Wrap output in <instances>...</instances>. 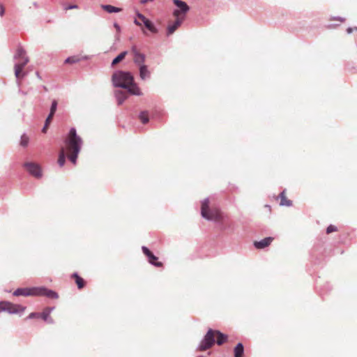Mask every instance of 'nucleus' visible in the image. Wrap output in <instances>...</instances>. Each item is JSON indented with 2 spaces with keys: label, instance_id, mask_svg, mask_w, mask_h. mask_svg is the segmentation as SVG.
I'll use <instances>...</instances> for the list:
<instances>
[{
  "label": "nucleus",
  "instance_id": "nucleus-1",
  "mask_svg": "<svg viewBox=\"0 0 357 357\" xmlns=\"http://www.w3.org/2000/svg\"><path fill=\"white\" fill-rule=\"evenodd\" d=\"M68 158L72 163L76 164L77 155L80 151L82 139L77 136L76 130L71 128L65 140Z\"/></svg>",
  "mask_w": 357,
  "mask_h": 357
},
{
  "label": "nucleus",
  "instance_id": "nucleus-2",
  "mask_svg": "<svg viewBox=\"0 0 357 357\" xmlns=\"http://www.w3.org/2000/svg\"><path fill=\"white\" fill-rule=\"evenodd\" d=\"M112 83L114 87L122 89H139L136 86L134 77L131 73L119 70L114 73L112 77Z\"/></svg>",
  "mask_w": 357,
  "mask_h": 357
},
{
  "label": "nucleus",
  "instance_id": "nucleus-3",
  "mask_svg": "<svg viewBox=\"0 0 357 357\" xmlns=\"http://www.w3.org/2000/svg\"><path fill=\"white\" fill-rule=\"evenodd\" d=\"M215 338L216 343L218 345H222L227 340V336L226 335L220 333L219 331L209 329L200 342L198 350L204 351L210 349L215 344Z\"/></svg>",
  "mask_w": 357,
  "mask_h": 357
},
{
  "label": "nucleus",
  "instance_id": "nucleus-4",
  "mask_svg": "<svg viewBox=\"0 0 357 357\" xmlns=\"http://www.w3.org/2000/svg\"><path fill=\"white\" fill-rule=\"evenodd\" d=\"M210 202L208 199H205L202 202L201 215L208 220H213L218 222H223L227 218L221 211L216 208H210Z\"/></svg>",
  "mask_w": 357,
  "mask_h": 357
},
{
  "label": "nucleus",
  "instance_id": "nucleus-5",
  "mask_svg": "<svg viewBox=\"0 0 357 357\" xmlns=\"http://www.w3.org/2000/svg\"><path fill=\"white\" fill-rule=\"evenodd\" d=\"M13 295L16 296H45L50 298H58V295L56 292L45 287L19 288L14 291Z\"/></svg>",
  "mask_w": 357,
  "mask_h": 357
},
{
  "label": "nucleus",
  "instance_id": "nucleus-6",
  "mask_svg": "<svg viewBox=\"0 0 357 357\" xmlns=\"http://www.w3.org/2000/svg\"><path fill=\"white\" fill-rule=\"evenodd\" d=\"M26 54L25 50L22 46H19L14 55V59L17 60L14 65L15 75L17 79L22 78L25 75L23 68L29 61Z\"/></svg>",
  "mask_w": 357,
  "mask_h": 357
},
{
  "label": "nucleus",
  "instance_id": "nucleus-7",
  "mask_svg": "<svg viewBox=\"0 0 357 357\" xmlns=\"http://www.w3.org/2000/svg\"><path fill=\"white\" fill-rule=\"evenodd\" d=\"M176 8L173 11V15L176 18H181L184 21L186 14L190 10V6L182 0H173Z\"/></svg>",
  "mask_w": 357,
  "mask_h": 357
},
{
  "label": "nucleus",
  "instance_id": "nucleus-8",
  "mask_svg": "<svg viewBox=\"0 0 357 357\" xmlns=\"http://www.w3.org/2000/svg\"><path fill=\"white\" fill-rule=\"evenodd\" d=\"M141 91H116L115 97L118 105H121L130 95L141 96Z\"/></svg>",
  "mask_w": 357,
  "mask_h": 357
},
{
  "label": "nucleus",
  "instance_id": "nucleus-9",
  "mask_svg": "<svg viewBox=\"0 0 357 357\" xmlns=\"http://www.w3.org/2000/svg\"><path fill=\"white\" fill-rule=\"evenodd\" d=\"M131 54L133 56V63L137 67L145 65L146 56L144 54L141 53L136 45L131 47Z\"/></svg>",
  "mask_w": 357,
  "mask_h": 357
},
{
  "label": "nucleus",
  "instance_id": "nucleus-10",
  "mask_svg": "<svg viewBox=\"0 0 357 357\" xmlns=\"http://www.w3.org/2000/svg\"><path fill=\"white\" fill-rule=\"evenodd\" d=\"M24 167L32 176L36 178L41 177L42 172L39 165L34 162H26L24 164Z\"/></svg>",
  "mask_w": 357,
  "mask_h": 357
},
{
  "label": "nucleus",
  "instance_id": "nucleus-11",
  "mask_svg": "<svg viewBox=\"0 0 357 357\" xmlns=\"http://www.w3.org/2000/svg\"><path fill=\"white\" fill-rule=\"evenodd\" d=\"M20 310H23L24 308L20 305H14L9 302L0 303V311H8L10 313H16L18 312Z\"/></svg>",
  "mask_w": 357,
  "mask_h": 357
},
{
  "label": "nucleus",
  "instance_id": "nucleus-12",
  "mask_svg": "<svg viewBox=\"0 0 357 357\" xmlns=\"http://www.w3.org/2000/svg\"><path fill=\"white\" fill-rule=\"evenodd\" d=\"M143 253L148 257L149 262L157 267H162V263L158 261V257H155L149 248L145 246L142 248Z\"/></svg>",
  "mask_w": 357,
  "mask_h": 357
},
{
  "label": "nucleus",
  "instance_id": "nucleus-13",
  "mask_svg": "<svg viewBox=\"0 0 357 357\" xmlns=\"http://www.w3.org/2000/svg\"><path fill=\"white\" fill-rule=\"evenodd\" d=\"M183 20L181 18H176V20L172 23H169L167 27V36H169L172 35L176 29L182 24Z\"/></svg>",
  "mask_w": 357,
  "mask_h": 357
},
{
  "label": "nucleus",
  "instance_id": "nucleus-14",
  "mask_svg": "<svg viewBox=\"0 0 357 357\" xmlns=\"http://www.w3.org/2000/svg\"><path fill=\"white\" fill-rule=\"evenodd\" d=\"M139 75L142 80H146L151 77V71L147 65H143L137 67Z\"/></svg>",
  "mask_w": 357,
  "mask_h": 357
},
{
  "label": "nucleus",
  "instance_id": "nucleus-15",
  "mask_svg": "<svg viewBox=\"0 0 357 357\" xmlns=\"http://www.w3.org/2000/svg\"><path fill=\"white\" fill-rule=\"evenodd\" d=\"M273 241V238L267 237L259 241H255L254 245L257 249H263L268 247Z\"/></svg>",
  "mask_w": 357,
  "mask_h": 357
},
{
  "label": "nucleus",
  "instance_id": "nucleus-16",
  "mask_svg": "<svg viewBox=\"0 0 357 357\" xmlns=\"http://www.w3.org/2000/svg\"><path fill=\"white\" fill-rule=\"evenodd\" d=\"M71 278L75 280V282L79 289H82L85 287V280L82 278H81L77 273H73L71 275Z\"/></svg>",
  "mask_w": 357,
  "mask_h": 357
},
{
  "label": "nucleus",
  "instance_id": "nucleus-17",
  "mask_svg": "<svg viewBox=\"0 0 357 357\" xmlns=\"http://www.w3.org/2000/svg\"><path fill=\"white\" fill-rule=\"evenodd\" d=\"M127 54H128V51H123V52H121L118 56H116L112 60L111 66L113 67V66H115L116 65H117L119 63L121 62L125 59V57L126 56Z\"/></svg>",
  "mask_w": 357,
  "mask_h": 357
},
{
  "label": "nucleus",
  "instance_id": "nucleus-18",
  "mask_svg": "<svg viewBox=\"0 0 357 357\" xmlns=\"http://www.w3.org/2000/svg\"><path fill=\"white\" fill-rule=\"evenodd\" d=\"M101 6L104 10H105L106 12H107L109 13H119L121 10V8L115 7L112 5L106 4V5H102Z\"/></svg>",
  "mask_w": 357,
  "mask_h": 357
},
{
  "label": "nucleus",
  "instance_id": "nucleus-19",
  "mask_svg": "<svg viewBox=\"0 0 357 357\" xmlns=\"http://www.w3.org/2000/svg\"><path fill=\"white\" fill-rule=\"evenodd\" d=\"M144 25L147 29H149L151 32L153 33H156L158 32V30L155 26L154 24L149 19L144 21Z\"/></svg>",
  "mask_w": 357,
  "mask_h": 357
},
{
  "label": "nucleus",
  "instance_id": "nucleus-20",
  "mask_svg": "<svg viewBox=\"0 0 357 357\" xmlns=\"http://www.w3.org/2000/svg\"><path fill=\"white\" fill-rule=\"evenodd\" d=\"M244 354V347L241 343H238L234 348V357H243Z\"/></svg>",
  "mask_w": 357,
  "mask_h": 357
},
{
  "label": "nucleus",
  "instance_id": "nucleus-21",
  "mask_svg": "<svg viewBox=\"0 0 357 357\" xmlns=\"http://www.w3.org/2000/svg\"><path fill=\"white\" fill-rule=\"evenodd\" d=\"M50 312H51V309L47 307V308L45 309L44 311L41 314H40V317H41L45 321H49L50 323H52L53 321L52 319H50V320L49 321V317H50Z\"/></svg>",
  "mask_w": 357,
  "mask_h": 357
},
{
  "label": "nucleus",
  "instance_id": "nucleus-22",
  "mask_svg": "<svg viewBox=\"0 0 357 357\" xmlns=\"http://www.w3.org/2000/svg\"><path fill=\"white\" fill-rule=\"evenodd\" d=\"M280 205L287 206L291 205V202L287 199L284 192H281L280 195Z\"/></svg>",
  "mask_w": 357,
  "mask_h": 357
},
{
  "label": "nucleus",
  "instance_id": "nucleus-23",
  "mask_svg": "<svg viewBox=\"0 0 357 357\" xmlns=\"http://www.w3.org/2000/svg\"><path fill=\"white\" fill-rule=\"evenodd\" d=\"M65 161H66L65 151H64V149L62 148L59 153L58 163L61 167H62L64 165Z\"/></svg>",
  "mask_w": 357,
  "mask_h": 357
},
{
  "label": "nucleus",
  "instance_id": "nucleus-24",
  "mask_svg": "<svg viewBox=\"0 0 357 357\" xmlns=\"http://www.w3.org/2000/svg\"><path fill=\"white\" fill-rule=\"evenodd\" d=\"M139 119L144 124L147 123L149 121V114L147 112H142L139 116Z\"/></svg>",
  "mask_w": 357,
  "mask_h": 357
},
{
  "label": "nucleus",
  "instance_id": "nucleus-25",
  "mask_svg": "<svg viewBox=\"0 0 357 357\" xmlns=\"http://www.w3.org/2000/svg\"><path fill=\"white\" fill-rule=\"evenodd\" d=\"M79 61V59L77 56H73L68 57L64 63H77Z\"/></svg>",
  "mask_w": 357,
  "mask_h": 357
},
{
  "label": "nucleus",
  "instance_id": "nucleus-26",
  "mask_svg": "<svg viewBox=\"0 0 357 357\" xmlns=\"http://www.w3.org/2000/svg\"><path fill=\"white\" fill-rule=\"evenodd\" d=\"M29 142V138L27 135H22L21 140H20L21 146H22L24 147L27 146Z\"/></svg>",
  "mask_w": 357,
  "mask_h": 357
},
{
  "label": "nucleus",
  "instance_id": "nucleus-27",
  "mask_svg": "<svg viewBox=\"0 0 357 357\" xmlns=\"http://www.w3.org/2000/svg\"><path fill=\"white\" fill-rule=\"evenodd\" d=\"M337 231V227L335 226V225H329L327 229H326V233L328 234L332 233V232H334V231Z\"/></svg>",
  "mask_w": 357,
  "mask_h": 357
},
{
  "label": "nucleus",
  "instance_id": "nucleus-28",
  "mask_svg": "<svg viewBox=\"0 0 357 357\" xmlns=\"http://www.w3.org/2000/svg\"><path fill=\"white\" fill-rule=\"evenodd\" d=\"M56 107H57V102L56 100H54L52 102V106H51V109H50V112L52 113H55L56 110Z\"/></svg>",
  "mask_w": 357,
  "mask_h": 357
},
{
  "label": "nucleus",
  "instance_id": "nucleus-29",
  "mask_svg": "<svg viewBox=\"0 0 357 357\" xmlns=\"http://www.w3.org/2000/svg\"><path fill=\"white\" fill-rule=\"evenodd\" d=\"M347 70L349 71V72H356L357 71V68H354L353 67L351 64L348 63L347 66Z\"/></svg>",
  "mask_w": 357,
  "mask_h": 357
},
{
  "label": "nucleus",
  "instance_id": "nucleus-30",
  "mask_svg": "<svg viewBox=\"0 0 357 357\" xmlns=\"http://www.w3.org/2000/svg\"><path fill=\"white\" fill-rule=\"evenodd\" d=\"M137 17L142 21L143 24L144 23L145 20H148L144 15L139 12L137 13Z\"/></svg>",
  "mask_w": 357,
  "mask_h": 357
},
{
  "label": "nucleus",
  "instance_id": "nucleus-31",
  "mask_svg": "<svg viewBox=\"0 0 357 357\" xmlns=\"http://www.w3.org/2000/svg\"><path fill=\"white\" fill-rule=\"evenodd\" d=\"M54 114L52 112L50 113L49 116H47L46 121H45V123H47V124H50L53 116H54Z\"/></svg>",
  "mask_w": 357,
  "mask_h": 357
},
{
  "label": "nucleus",
  "instance_id": "nucleus-32",
  "mask_svg": "<svg viewBox=\"0 0 357 357\" xmlns=\"http://www.w3.org/2000/svg\"><path fill=\"white\" fill-rule=\"evenodd\" d=\"M29 319H33V318H38L40 317V314L38 313H34V312H32L31 313L29 317H28Z\"/></svg>",
  "mask_w": 357,
  "mask_h": 357
},
{
  "label": "nucleus",
  "instance_id": "nucleus-33",
  "mask_svg": "<svg viewBox=\"0 0 357 357\" xmlns=\"http://www.w3.org/2000/svg\"><path fill=\"white\" fill-rule=\"evenodd\" d=\"M78 8L77 5L71 4V5L68 6L67 7H66L65 9L66 10H71V9H75V8Z\"/></svg>",
  "mask_w": 357,
  "mask_h": 357
},
{
  "label": "nucleus",
  "instance_id": "nucleus-34",
  "mask_svg": "<svg viewBox=\"0 0 357 357\" xmlns=\"http://www.w3.org/2000/svg\"><path fill=\"white\" fill-rule=\"evenodd\" d=\"M5 14V8L2 4H0V16L3 17Z\"/></svg>",
  "mask_w": 357,
  "mask_h": 357
},
{
  "label": "nucleus",
  "instance_id": "nucleus-35",
  "mask_svg": "<svg viewBox=\"0 0 357 357\" xmlns=\"http://www.w3.org/2000/svg\"><path fill=\"white\" fill-rule=\"evenodd\" d=\"M49 125L50 124H47V123H45V126H44L43 128L42 129V132L43 133H45L47 132V130L48 129V127H49Z\"/></svg>",
  "mask_w": 357,
  "mask_h": 357
},
{
  "label": "nucleus",
  "instance_id": "nucleus-36",
  "mask_svg": "<svg viewBox=\"0 0 357 357\" xmlns=\"http://www.w3.org/2000/svg\"><path fill=\"white\" fill-rule=\"evenodd\" d=\"M114 28L116 29V31H117L118 32H120V31H121V27H120V26H119L117 23H116V22H115V23L114 24Z\"/></svg>",
  "mask_w": 357,
  "mask_h": 357
},
{
  "label": "nucleus",
  "instance_id": "nucleus-37",
  "mask_svg": "<svg viewBox=\"0 0 357 357\" xmlns=\"http://www.w3.org/2000/svg\"><path fill=\"white\" fill-rule=\"evenodd\" d=\"M353 30H354V29H353V28H351V27H349V28H347V33L348 34H350V33H351L353 32Z\"/></svg>",
  "mask_w": 357,
  "mask_h": 357
},
{
  "label": "nucleus",
  "instance_id": "nucleus-38",
  "mask_svg": "<svg viewBox=\"0 0 357 357\" xmlns=\"http://www.w3.org/2000/svg\"><path fill=\"white\" fill-rule=\"evenodd\" d=\"M134 23H135V24H136L137 26H141V25H142V24H141V23H140V22H139L137 19H135V20H134Z\"/></svg>",
  "mask_w": 357,
  "mask_h": 357
},
{
  "label": "nucleus",
  "instance_id": "nucleus-39",
  "mask_svg": "<svg viewBox=\"0 0 357 357\" xmlns=\"http://www.w3.org/2000/svg\"><path fill=\"white\" fill-rule=\"evenodd\" d=\"M336 20H338L340 22H343L344 21V19L340 17H338L335 18Z\"/></svg>",
  "mask_w": 357,
  "mask_h": 357
},
{
  "label": "nucleus",
  "instance_id": "nucleus-40",
  "mask_svg": "<svg viewBox=\"0 0 357 357\" xmlns=\"http://www.w3.org/2000/svg\"><path fill=\"white\" fill-rule=\"evenodd\" d=\"M33 6L36 8H39V5L37 2H33Z\"/></svg>",
  "mask_w": 357,
  "mask_h": 357
}]
</instances>
